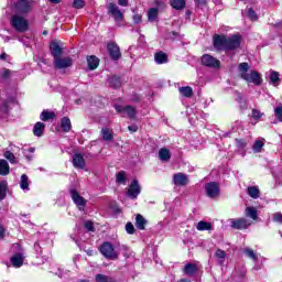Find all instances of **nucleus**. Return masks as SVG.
I'll return each mask as SVG.
<instances>
[{"label":"nucleus","instance_id":"9b49d317","mask_svg":"<svg viewBox=\"0 0 282 282\" xmlns=\"http://www.w3.org/2000/svg\"><path fill=\"white\" fill-rule=\"evenodd\" d=\"M55 69H67L74 65L72 57H57L53 61Z\"/></svg>","mask_w":282,"mask_h":282},{"label":"nucleus","instance_id":"ddd939ff","mask_svg":"<svg viewBox=\"0 0 282 282\" xmlns=\"http://www.w3.org/2000/svg\"><path fill=\"white\" fill-rule=\"evenodd\" d=\"M108 13L111 14L115 21H124V13H122V11H120L118 6L113 2L109 3Z\"/></svg>","mask_w":282,"mask_h":282},{"label":"nucleus","instance_id":"864d4df0","mask_svg":"<svg viewBox=\"0 0 282 282\" xmlns=\"http://www.w3.org/2000/svg\"><path fill=\"white\" fill-rule=\"evenodd\" d=\"M273 221H275L276 224H282V214L281 213H274L273 214Z\"/></svg>","mask_w":282,"mask_h":282},{"label":"nucleus","instance_id":"09e8293b","mask_svg":"<svg viewBox=\"0 0 282 282\" xmlns=\"http://www.w3.org/2000/svg\"><path fill=\"white\" fill-rule=\"evenodd\" d=\"M84 227L86 228V230H88V232H96V227H94V221L88 220L84 224Z\"/></svg>","mask_w":282,"mask_h":282},{"label":"nucleus","instance_id":"20e7f679","mask_svg":"<svg viewBox=\"0 0 282 282\" xmlns=\"http://www.w3.org/2000/svg\"><path fill=\"white\" fill-rule=\"evenodd\" d=\"M99 252L105 257V259H108L109 261H116L118 260V252H116V247H113V243L109 241H105L99 246Z\"/></svg>","mask_w":282,"mask_h":282},{"label":"nucleus","instance_id":"f8f14e48","mask_svg":"<svg viewBox=\"0 0 282 282\" xmlns=\"http://www.w3.org/2000/svg\"><path fill=\"white\" fill-rule=\"evenodd\" d=\"M205 191L207 197H210L212 199H215V197H219V183L217 182H210L205 185Z\"/></svg>","mask_w":282,"mask_h":282},{"label":"nucleus","instance_id":"de8ad7c7","mask_svg":"<svg viewBox=\"0 0 282 282\" xmlns=\"http://www.w3.org/2000/svg\"><path fill=\"white\" fill-rule=\"evenodd\" d=\"M237 149H246L248 147V142L245 139H236Z\"/></svg>","mask_w":282,"mask_h":282},{"label":"nucleus","instance_id":"aec40b11","mask_svg":"<svg viewBox=\"0 0 282 282\" xmlns=\"http://www.w3.org/2000/svg\"><path fill=\"white\" fill-rule=\"evenodd\" d=\"M154 61L156 65H164L169 63V54L164 53L163 51H159L154 54Z\"/></svg>","mask_w":282,"mask_h":282},{"label":"nucleus","instance_id":"2f4dec72","mask_svg":"<svg viewBox=\"0 0 282 282\" xmlns=\"http://www.w3.org/2000/svg\"><path fill=\"white\" fill-rule=\"evenodd\" d=\"M0 175H10V164L4 159L0 160Z\"/></svg>","mask_w":282,"mask_h":282},{"label":"nucleus","instance_id":"a18cd8bd","mask_svg":"<svg viewBox=\"0 0 282 282\" xmlns=\"http://www.w3.org/2000/svg\"><path fill=\"white\" fill-rule=\"evenodd\" d=\"M126 232L128 235H135V227L133 226V223L129 221L126 224Z\"/></svg>","mask_w":282,"mask_h":282},{"label":"nucleus","instance_id":"423d86ee","mask_svg":"<svg viewBox=\"0 0 282 282\" xmlns=\"http://www.w3.org/2000/svg\"><path fill=\"white\" fill-rule=\"evenodd\" d=\"M70 193V197L74 202V204L76 205V207L78 208V210H85V208L87 207V199H85V197L80 196V193H78V191L70 188L69 189Z\"/></svg>","mask_w":282,"mask_h":282},{"label":"nucleus","instance_id":"473e14b6","mask_svg":"<svg viewBox=\"0 0 282 282\" xmlns=\"http://www.w3.org/2000/svg\"><path fill=\"white\" fill-rule=\"evenodd\" d=\"M170 6L174 10H184L186 8V0H171Z\"/></svg>","mask_w":282,"mask_h":282},{"label":"nucleus","instance_id":"1a4fd4ad","mask_svg":"<svg viewBox=\"0 0 282 282\" xmlns=\"http://www.w3.org/2000/svg\"><path fill=\"white\" fill-rule=\"evenodd\" d=\"M142 193V187H140V183L138 180H132V182L129 185L127 196L130 197V199H138V195Z\"/></svg>","mask_w":282,"mask_h":282},{"label":"nucleus","instance_id":"f257e3e1","mask_svg":"<svg viewBox=\"0 0 282 282\" xmlns=\"http://www.w3.org/2000/svg\"><path fill=\"white\" fill-rule=\"evenodd\" d=\"M243 37L236 33L230 36L226 34H214L213 46L216 52H235L241 47Z\"/></svg>","mask_w":282,"mask_h":282},{"label":"nucleus","instance_id":"5701e85b","mask_svg":"<svg viewBox=\"0 0 282 282\" xmlns=\"http://www.w3.org/2000/svg\"><path fill=\"white\" fill-rule=\"evenodd\" d=\"M45 133V124L41 121H37L33 127V135L36 138H43Z\"/></svg>","mask_w":282,"mask_h":282},{"label":"nucleus","instance_id":"052dcab7","mask_svg":"<svg viewBox=\"0 0 282 282\" xmlns=\"http://www.w3.org/2000/svg\"><path fill=\"white\" fill-rule=\"evenodd\" d=\"M128 130H130L131 133H137L138 132V126H129Z\"/></svg>","mask_w":282,"mask_h":282},{"label":"nucleus","instance_id":"2eb2a0df","mask_svg":"<svg viewBox=\"0 0 282 282\" xmlns=\"http://www.w3.org/2000/svg\"><path fill=\"white\" fill-rule=\"evenodd\" d=\"M51 56H53L54 61L56 58H61L63 56V47L56 41H52L50 43Z\"/></svg>","mask_w":282,"mask_h":282},{"label":"nucleus","instance_id":"c756f323","mask_svg":"<svg viewBox=\"0 0 282 282\" xmlns=\"http://www.w3.org/2000/svg\"><path fill=\"white\" fill-rule=\"evenodd\" d=\"M8 197V181H0V202Z\"/></svg>","mask_w":282,"mask_h":282},{"label":"nucleus","instance_id":"e2e57ef3","mask_svg":"<svg viewBox=\"0 0 282 282\" xmlns=\"http://www.w3.org/2000/svg\"><path fill=\"white\" fill-rule=\"evenodd\" d=\"M199 6H207V0H197Z\"/></svg>","mask_w":282,"mask_h":282},{"label":"nucleus","instance_id":"393cba45","mask_svg":"<svg viewBox=\"0 0 282 282\" xmlns=\"http://www.w3.org/2000/svg\"><path fill=\"white\" fill-rule=\"evenodd\" d=\"M247 195L252 199H259L261 197V191H259L258 186H249L247 187Z\"/></svg>","mask_w":282,"mask_h":282},{"label":"nucleus","instance_id":"0eeeda50","mask_svg":"<svg viewBox=\"0 0 282 282\" xmlns=\"http://www.w3.org/2000/svg\"><path fill=\"white\" fill-rule=\"evenodd\" d=\"M13 6L18 14H30V11L32 10L30 0H18Z\"/></svg>","mask_w":282,"mask_h":282},{"label":"nucleus","instance_id":"49530a36","mask_svg":"<svg viewBox=\"0 0 282 282\" xmlns=\"http://www.w3.org/2000/svg\"><path fill=\"white\" fill-rule=\"evenodd\" d=\"M73 8L76 10H83V8H85V0H74Z\"/></svg>","mask_w":282,"mask_h":282},{"label":"nucleus","instance_id":"e433bc0d","mask_svg":"<svg viewBox=\"0 0 282 282\" xmlns=\"http://www.w3.org/2000/svg\"><path fill=\"white\" fill-rule=\"evenodd\" d=\"M95 281L96 282H117L116 279H113L112 276H109V275H106V274H102V273H98L95 276Z\"/></svg>","mask_w":282,"mask_h":282},{"label":"nucleus","instance_id":"6ab92c4d","mask_svg":"<svg viewBox=\"0 0 282 282\" xmlns=\"http://www.w3.org/2000/svg\"><path fill=\"white\" fill-rule=\"evenodd\" d=\"M108 85L112 89H120L122 87V78L118 75H112L108 78Z\"/></svg>","mask_w":282,"mask_h":282},{"label":"nucleus","instance_id":"4468645a","mask_svg":"<svg viewBox=\"0 0 282 282\" xmlns=\"http://www.w3.org/2000/svg\"><path fill=\"white\" fill-rule=\"evenodd\" d=\"M230 224L234 230H246L250 226V224L248 223V219L246 218L231 219Z\"/></svg>","mask_w":282,"mask_h":282},{"label":"nucleus","instance_id":"39448f33","mask_svg":"<svg viewBox=\"0 0 282 282\" xmlns=\"http://www.w3.org/2000/svg\"><path fill=\"white\" fill-rule=\"evenodd\" d=\"M200 63L205 67H210L212 69H219V67H221V62L210 54H204L200 57Z\"/></svg>","mask_w":282,"mask_h":282},{"label":"nucleus","instance_id":"7ed1b4c3","mask_svg":"<svg viewBox=\"0 0 282 282\" xmlns=\"http://www.w3.org/2000/svg\"><path fill=\"white\" fill-rule=\"evenodd\" d=\"M11 28L18 31L20 34H23L30 30V22L28 19L21 15H12L11 18Z\"/></svg>","mask_w":282,"mask_h":282},{"label":"nucleus","instance_id":"7c9ffc66","mask_svg":"<svg viewBox=\"0 0 282 282\" xmlns=\"http://www.w3.org/2000/svg\"><path fill=\"white\" fill-rule=\"evenodd\" d=\"M159 159L162 162H169V160H171V150L166 149V148H162L159 151Z\"/></svg>","mask_w":282,"mask_h":282},{"label":"nucleus","instance_id":"6e6552de","mask_svg":"<svg viewBox=\"0 0 282 282\" xmlns=\"http://www.w3.org/2000/svg\"><path fill=\"white\" fill-rule=\"evenodd\" d=\"M107 50L109 56L112 61H120L122 58V53L120 52V46L116 42H108Z\"/></svg>","mask_w":282,"mask_h":282},{"label":"nucleus","instance_id":"72a5a7b5","mask_svg":"<svg viewBox=\"0 0 282 282\" xmlns=\"http://www.w3.org/2000/svg\"><path fill=\"white\" fill-rule=\"evenodd\" d=\"M178 91L184 98H193V88L191 86H183L178 88Z\"/></svg>","mask_w":282,"mask_h":282},{"label":"nucleus","instance_id":"bb28decb","mask_svg":"<svg viewBox=\"0 0 282 282\" xmlns=\"http://www.w3.org/2000/svg\"><path fill=\"white\" fill-rule=\"evenodd\" d=\"M61 128L64 133H69V131H72V120H69V117L62 118Z\"/></svg>","mask_w":282,"mask_h":282},{"label":"nucleus","instance_id":"412c9836","mask_svg":"<svg viewBox=\"0 0 282 282\" xmlns=\"http://www.w3.org/2000/svg\"><path fill=\"white\" fill-rule=\"evenodd\" d=\"M199 268H197V264L195 263H187L185 264L183 272L186 274V276H195L197 274Z\"/></svg>","mask_w":282,"mask_h":282},{"label":"nucleus","instance_id":"dca6fc26","mask_svg":"<svg viewBox=\"0 0 282 282\" xmlns=\"http://www.w3.org/2000/svg\"><path fill=\"white\" fill-rule=\"evenodd\" d=\"M173 184L175 186H186L188 184V176L184 173H176L173 175Z\"/></svg>","mask_w":282,"mask_h":282},{"label":"nucleus","instance_id":"603ef678","mask_svg":"<svg viewBox=\"0 0 282 282\" xmlns=\"http://www.w3.org/2000/svg\"><path fill=\"white\" fill-rule=\"evenodd\" d=\"M263 116V113H261V111L253 109L251 112V118H253L254 120H259L261 119Z\"/></svg>","mask_w":282,"mask_h":282},{"label":"nucleus","instance_id":"37998d69","mask_svg":"<svg viewBox=\"0 0 282 282\" xmlns=\"http://www.w3.org/2000/svg\"><path fill=\"white\" fill-rule=\"evenodd\" d=\"M1 113H10V100L6 99L0 106Z\"/></svg>","mask_w":282,"mask_h":282},{"label":"nucleus","instance_id":"cd10ccee","mask_svg":"<svg viewBox=\"0 0 282 282\" xmlns=\"http://www.w3.org/2000/svg\"><path fill=\"white\" fill-rule=\"evenodd\" d=\"M54 118H56V113H54V111H50V110H43L40 115V119L42 120V122H47L50 120H54Z\"/></svg>","mask_w":282,"mask_h":282},{"label":"nucleus","instance_id":"5fc2aeb1","mask_svg":"<svg viewBox=\"0 0 282 282\" xmlns=\"http://www.w3.org/2000/svg\"><path fill=\"white\" fill-rule=\"evenodd\" d=\"M215 254L218 259H226V251L223 249H217Z\"/></svg>","mask_w":282,"mask_h":282},{"label":"nucleus","instance_id":"9d476101","mask_svg":"<svg viewBox=\"0 0 282 282\" xmlns=\"http://www.w3.org/2000/svg\"><path fill=\"white\" fill-rule=\"evenodd\" d=\"M115 111H117V113H127L130 120H135V113H138L135 108H133V106H130V105L128 106L115 105Z\"/></svg>","mask_w":282,"mask_h":282},{"label":"nucleus","instance_id":"0e129e2a","mask_svg":"<svg viewBox=\"0 0 282 282\" xmlns=\"http://www.w3.org/2000/svg\"><path fill=\"white\" fill-rule=\"evenodd\" d=\"M236 100H237V102H243V96L238 95Z\"/></svg>","mask_w":282,"mask_h":282},{"label":"nucleus","instance_id":"c9c22d12","mask_svg":"<svg viewBox=\"0 0 282 282\" xmlns=\"http://www.w3.org/2000/svg\"><path fill=\"white\" fill-rule=\"evenodd\" d=\"M247 217H250V219H253V221H257L259 219V212L254 207H247L246 208Z\"/></svg>","mask_w":282,"mask_h":282},{"label":"nucleus","instance_id":"6e6d98bb","mask_svg":"<svg viewBox=\"0 0 282 282\" xmlns=\"http://www.w3.org/2000/svg\"><path fill=\"white\" fill-rule=\"evenodd\" d=\"M132 19H133V23H135L137 25L139 24V23H142V14H134L133 17H132Z\"/></svg>","mask_w":282,"mask_h":282},{"label":"nucleus","instance_id":"a211bd4d","mask_svg":"<svg viewBox=\"0 0 282 282\" xmlns=\"http://www.w3.org/2000/svg\"><path fill=\"white\" fill-rule=\"evenodd\" d=\"M11 265L13 268H21L25 261V257H23V253H14L11 259Z\"/></svg>","mask_w":282,"mask_h":282},{"label":"nucleus","instance_id":"4d7b16f0","mask_svg":"<svg viewBox=\"0 0 282 282\" xmlns=\"http://www.w3.org/2000/svg\"><path fill=\"white\" fill-rule=\"evenodd\" d=\"M10 74H11V70H10V69L3 68L2 78H3L4 80H8V78H10Z\"/></svg>","mask_w":282,"mask_h":282},{"label":"nucleus","instance_id":"338daca9","mask_svg":"<svg viewBox=\"0 0 282 282\" xmlns=\"http://www.w3.org/2000/svg\"><path fill=\"white\" fill-rule=\"evenodd\" d=\"M50 3H54V4H58L61 3L63 0H48Z\"/></svg>","mask_w":282,"mask_h":282},{"label":"nucleus","instance_id":"f03ea898","mask_svg":"<svg viewBox=\"0 0 282 282\" xmlns=\"http://www.w3.org/2000/svg\"><path fill=\"white\" fill-rule=\"evenodd\" d=\"M238 69L240 72V78L242 80H246V83H252L257 87L263 84V78L261 77V74L257 70H250V64L248 62H242L238 65Z\"/></svg>","mask_w":282,"mask_h":282},{"label":"nucleus","instance_id":"774afa93","mask_svg":"<svg viewBox=\"0 0 282 282\" xmlns=\"http://www.w3.org/2000/svg\"><path fill=\"white\" fill-rule=\"evenodd\" d=\"M171 34L172 36H180V33L177 31H172Z\"/></svg>","mask_w":282,"mask_h":282},{"label":"nucleus","instance_id":"b1692460","mask_svg":"<svg viewBox=\"0 0 282 282\" xmlns=\"http://www.w3.org/2000/svg\"><path fill=\"white\" fill-rule=\"evenodd\" d=\"M147 224H149V221L144 219V216L137 214L134 223L135 228H138V230H147Z\"/></svg>","mask_w":282,"mask_h":282},{"label":"nucleus","instance_id":"8fccbe9b","mask_svg":"<svg viewBox=\"0 0 282 282\" xmlns=\"http://www.w3.org/2000/svg\"><path fill=\"white\" fill-rule=\"evenodd\" d=\"M245 254H247V257H249V259H252L253 261H257V253H254V251L250 248H246L245 249Z\"/></svg>","mask_w":282,"mask_h":282},{"label":"nucleus","instance_id":"c03bdc74","mask_svg":"<svg viewBox=\"0 0 282 282\" xmlns=\"http://www.w3.org/2000/svg\"><path fill=\"white\" fill-rule=\"evenodd\" d=\"M262 147H265V143H263V141H261V140H257L253 143V151H254V153H261Z\"/></svg>","mask_w":282,"mask_h":282},{"label":"nucleus","instance_id":"f704fd0d","mask_svg":"<svg viewBox=\"0 0 282 282\" xmlns=\"http://www.w3.org/2000/svg\"><path fill=\"white\" fill-rule=\"evenodd\" d=\"M196 229L203 232L204 230H213V224L208 221L200 220L198 221Z\"/></svg>","mask_w":282,"mask_h":282},{"label":"nucleus","instance_id":"f3484780","mask_svg":"<svg viewBox=\"0 0 282 282\" xmlns=\"http://www.w3.org/2000/svg\"><path fill=\"white\" fill-rule=\"evenodd\" d=\"M73 166L75 169H85L87 166V162H85V156L82 153H75L73 155Z\"/></svg>","mask_w":282,"mask_h":282},{"label":"nucleus","instance_id":"680f3d73","mask_svg":"<svg viewBox=\"0 0 282 282\" xmlns=\"http://www.w3.org/2000/svg\"><path fill=\"white\" fill-rule=\"evenodd\" d=\"M0 61H8V53L0 54Z\"/></svg>","mask_w":282,"mask_h":282},{"label":"nucleus","instance_id":"3c124183","mask_svg":"<svg viewBox=\"0 0 282 282\" xmlns=\"http://www.w3.org/2000/svg\"><path fill=\"white\" fill-rule=\"evenodd\" d=\"M275 118L282 122V106H279L274 109Z\"/></svg>","mask_w":282,"mask_h":282},{"label":"nucleus","instance_id":"c85d7f7f","mask_svg":"<svg viewBox=\"0 0 282 282\" xmlns=\"http://www.w3.org/2000/svg\"><path fill=\"white\" fill-rule=\"evenodd\" d=\"M158 17H160V9H158V8H150L148 10V21L150 23H153L158 19Z\"/></svg>","mask_w":282,"mask_h":282},{"label":"nucleus","instance_id":"58836bf2","mask_svg":"<svg viewBox=\"0 0 282 282\" xmlns=\"http://www.w3.org/2000/svg\"><path fill=\"white\" fill-rule=\"evenodd\" d=\"M4 158L10 162V164H18L19 161L17 160V156H14V153L12 151H6Z\"/></svg>","mask_w":282,"mask_h":282},{"label":"nucleus","instance_id":"69168bd1","mask_svg":"<svg viewBox=\"0 0 282 282\" xmlns=\"http://www.w3.org/2000/svg\"><path fill=\"white\" fill-rule=\"evenodd\" d=\"M113 213L116 215H120V213H122V209H120L119 207L115 208Z\"/></svg>","mask_w":282,"mask_h":282},{"label":"nucleus","instance_id":"bf43d9fd","mask_svg":"<svg viewBox=\"0 0 282 282\" xmlns=\"http://www.w3.org/2000/svg\"><path fill=\"white\" fill-rule=\"evenodd\" d=\"M6 238V228L3 227V225H0V239H4Z\"/></svg>","mask_w":282,"mask_h":282},{"label":"nucleus","instance_id":"4be33fe9","mask_svg":"<svg viewBox=\"0 0 282 282\" xmlns=\"http://www.w3.org/2000/svg\"><path fill=\"white\" fill-rule=\"evenodd\" d=\"M88 69L94 72V69H98V65H100V59L96 55L87 56Z\"/></svg>","mask_w":282,"mask_h":282},{"label":"nucleus","instance_id":"ea45409f","mask_svg":"<svg viewBox=\"0 0 282 282\" xmlns=\"http://www.w3.org/2000/svg\"><path fill=\"white\" fill-rule=\"evenodd\" d=\"M269 78L272 85H276V83L281 82V75L276 70L271 72V74L269 75Z\"/></svg>","mask_w":282,"mask_h":282},{"label":"nucleus","instance_id":"79ce46f5","mask_svg":"<svg viewBox=\"0 0 282 282\" xmlns=\"http://www.w3.org/2000/svg\"><path fill=\"white\" fill-rule=\"evenodd\" d=\"M117 183L118 184L127 183V172L120 171L119 173H117Z\"/></svg>","mask_w":282,"mask_h":282},{"label":"nucleus","instance_id":"a878e982","mask_svg":"<svg viewBox=\"0 0 282 282\" xmlns=\"http://www.w3.org/2000/svg\"><path fill=\"white\" fill-rule=\"evenodd\" d=\"M102 140L106 142H111L113 140V130L109 128H102L100 131Z\"/></svg>","mask_w":282,"mask_h":282},{"label":"nucleus","instance_id":"a19ab883","mask_svg":"<svg viewBox=\"0 0 282 282\" xmlns=\"http://www.w3.org/2000/svg\"><path fill=\"white\" fill-rule=\"evenodd\" d=\"M247 17L250 19V21H259V15L257 14V11L254 9L249 8L247 11Z\"/></svg>","mask_w":282,"mask_h":282},{"label":"nucleus","instance_id":"4c0bfd02","mask_svg":"<svg viewBox=\"0 0 282 282\" xmlns=\"http://www.w3.org/2000/svg\"><path fill=\"white\" fill-rule=\"evenodd\" d=\"M20 188H22V191L30 188V178L26 176V174L21 175Z\"/></svg>","mask_w":282,"mask_h":282},{"label":"nucleus","instance_id":"13d9d810","mask_svg":"<svg viewBox=\"0 0 282 282\" xmlns=\"http://www.w3.org/2000/svg\"><path fill=\"white\" fill-rule=\"evenodd\" d=\"M118 6L127 8V6H129V0H118Z\"/></svg>","mask_w":282,"mask_h":282}]
</instances>
